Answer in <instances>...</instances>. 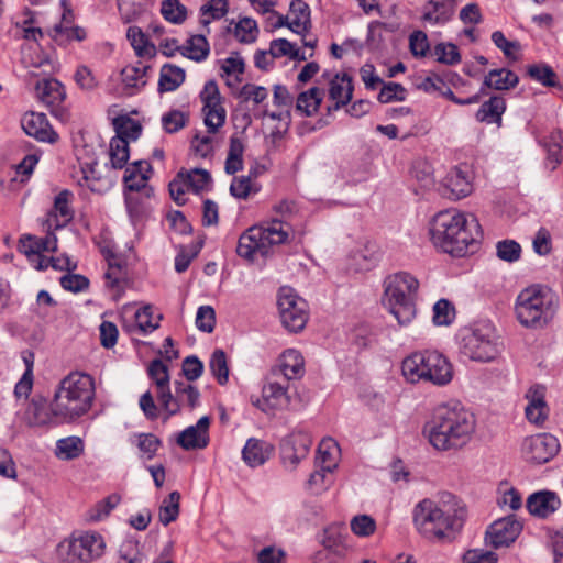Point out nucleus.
Segmentation results:
<instances>
[{
  "label": "nucleus",
  "mask_w": 563,
  "mask_h": 563,
  "mask_svg": "<svg viewBox=\"0 0 563 563\" xmlns=\"http://www.w3.org/2000/svg\"><path fill=\"white\" fill-rule=\"evenodd\" d=\"M476 428L474 415L459 402L438 406L423 427V434L438 451L459 450L472 439Z\"/></svg>",
  "instance_id": "obj_1"
},
{
  "label": "nucleus",
  "mask_w": 563,
  "mask_h": 563,
  "mask_svg": "<svg viewBox=\"0 0 563 563\" xmlns=\"http://www.w3.org/2000/svg\"><path fill=\"white\" fill-rule=\"evenodd\" d=\"M416 529L424 538L442 540L461 530L466 518L465 505L453 494L443 492L419 501L412 512Z\"/></svg>",
  "instance_id": "obj_2"
},
{
  "label": "nucleus",
  "mask_w": 563,
  "mask_h": 563,
  "mask_svg": "<svg viewBox=\"0 0 563 563\" xmlns=\"http://www.w3.org/2000/svg\"><path fill=\"white\" fill-rule=\"evenodd\" d=\"M429 232L435 247L454 256L474 252L482 236L477 219L455 209L438 212L430 222Z\"/></svg>",
  "instance_id": "obj_3"
},
{
  "label": "nucleus",
  "mask_w": 563,
  "mask_h": 563,
  "mask_svg": "<svg viewBox=\"0 0 563 563\" xmlns=\"http://www.w3.org/2000/svg\"><path fill=\"white\" fill-rule=\"evenodd\" d=\"M95 397L92 376L81 372L69 373L59 382L52 399L55 420L62 423L77 421L91 410Z\"/></svg>",
  "instance_id": "obj_4"
},
{
  "label": "nucleus",
  "mask_w": 563,
  "mask_h": 563,
  "mask_svg": "<svg viewBox=\"0 0 563 563\" xmlns=\"http://www.w3.org/2000/svg\"><path fill=\"white\" fill-rule=\"evenodd\" d=\"M558 307L559 299L550 289L531 286L518 295L515 312L521 325L542 329L553 320Z\"/></svg>",
  "instance_id": "obj_5"
},
{
  "label": "nucleus",
  "mask_w": 563,
  "mask_h": 563,
  "mask_svg": "<svg viewBox=\"0 0 563 563\" xmlns=\"http://www.w3.org/2000/svg\"><path fill=\"white\" fill-rule=\"evenodd\" d=\"M384 302L400 325H406L416 316L418 279L409 273L400 272L388 276L384 282Z\"/></svg>",
  "instance_id": "obj_6"
},
{
  "label": "nucleus",
  "mask_w": 563,
  "mask_h": 563,
  "mask_svg": "<svg viewBox=\"0 0 563 563\" xmlns=\"http://www.w3.org/2000/svg\"><path fill=\"white\" fill-rule=\"evenodd\" d=\"M290 231V224L283 219H273L265 225L252 227L240 236L236 252L247 260H253L256 255L265 256L271 246L285 243Z\"/></svg>",
  "instance_id": "obj_7"
},
{
  "label": "nucleus",
  "mask_w": 563,
  "mask_h": 563,
  "mask_svg": "<svg viewBox=\"0 0 563 563\" xmlns=\"http://www.w3.org/2000/svg\"><path fill=\"white\" fill-rule=\"evenodd\" d=\"M461 350L471 360L493 361L498 354L493 327L489 323H478L466 330L462 336Z\"/></svg>",
  "instance_id": "obj_8"
},
{
  "label": "nucleus",
  "mask_w": 563,
  "mask_h": 563,
  "mask_svg": "<svg viewBox=\"0 0 563 563\" xmlns=\"http://www.w3.org/2000/svg\"><path fill=\"white\" fill-rule=\"evenodd\" d=\"M67 563H90L100 559L106 551L103 537L96 531H86L73 536L66 542Z\"/></svg>",
  "instance_id": "obj_9"
},
{
  "label": "nucleus",
  "mask_w": 563,
  "mask_h": 563,
  "mask_svg": "<svg viewBox=\"0 0 563 563\" xmlns=\"http://www.w3.org/2000/svg\"><path fill=\"white\" fill-rule=\"evenodd\" d=\"M278 311L283 325L290 332L301 331L308 321L307 302L291 288H282L278 294Z\"/></svg>",
  "instance_id": "obj_10"
},
{
  "label": "nucleus",
  "mask_w": 563,
  "mask_h": 563,
  "mask_svg": "<svg viewBox=\"0 0 563 563\" xmlns=\"http://www.w3.org/2000/svg\"><path fill=\"white\" fill-rule=\"evenodd\" d=\"M559 451V440L550 433H538L526 437L520 445L521 457L527 463L533 465L548 463Z\"/></svg>",
  "instance_id": "obj_11"
},
{
  "label": "nucleus",
  "mask_w": 563,
  "mask_h": 563,
  "mask_svg": "<svg viewBox=\"0 0 563 563\" xmlns=\"http://www.w3.org/2000/svg\"><path fill=\"white\" fill-rule=\"evenodd\" d=\"M288 388L289 383L269 374L266 384L262 388V398L257 399L254 405L263 412L274 415L276 410L288 407L290 402Z\"/></svg>",
  "instance_id": "obj_12"
},
{
  "label": "nucleus",
  "mask_w": 563,
  "mask_h": 563,
  "mask_svg": "<svg viewBox=\"0 0 563 563\" xmlns=\"http://www.w3.org/2000/svg\"><path fill=\"white\" fill-rule=\"evenodd\" d=\"M522 525L514 517L507 516L494 521L485 534L486 544L498 549L509 547L518 538Z\"/></svg>",
  "instance_id": "obj_13"
},
{
  "label": "nucleus",
  "mask_w": 563,
  "mask_h": 563,
  "mask_svg": "<svg viewBox=\"0 0 563 563\" xmlns=\"http://www.w3.org/2000/svg\"><path fill=\"white\" fill-rule=\"evenodd\" d=\"M312 444V439L305 431H294L287 435L280 444L282 460L285 465L295 468L300 461L307 457Z\"/></svg>",
  "instance_id": "obj_14"
},
{
  "label": "nucleus",
  "mask_w": 563,
  "mask_h": 563,
  "mask_svg": "<svg viewBox=\"0 0 563 563\" xmlns=\"http://www.w3.org/2000/svg\"><path fill=\"white\" fill-rule=\"evenodd\" d=\"M273 377H278L287 383L299 379L305 375V360L297 350H287L279 357L278 364L272 368Z\"/></svg>",
  "instance_id": "obj_15"
},
{
  "label": "nucleus",
  "mask_w": 563,
  "mask_h": 563,
  "mask_svg": "<svg viewBox=\"0 0 563 563\" xmlns=\"http://www.w3.org/2000/svg\"><path fill=\"white\" fill-rule=\"evenodd\" d=\"M453 378V368L449 360L435 351H428L426 382L444 386Z\"/></svg>",
  "instance_id": "obj_16"
},
{
  "label": "nucleus",
  "mask_w": 563,
  "mask_h": 563,
  "mask_svg": "<svg viewBox=\"0 0 563 563\" xmlns=\"http://www.w3.org/2000/svg\"><path fill=\"white\" fill-rule=\"evenodd\" d=\"M209 417H201L195 426L186 428L178 434L177 443L185 450L206 448L209 443Z\"/></svg>",
  "instance_id": "obj_17"
},
{
  "label": "nucleus",
  "mask_w": 563,
  "mask_h": 563,
  "mask_svg": "<svg viewBox=\"0 0 563 563\" xmlns=\"http://www.w3.org/2000/svg\"><path fill=\"white\" fill-rule=\"evenodd\" d=\"M22 128L26 134L42 142L54 143L58 139L44 113H25L22 118Z\"/></svg>",
  "instance_id": "obj_18"
},
{
  "label": "nucleus",
  "mask_w": 563,
  "mask_h": 563,
  "mask_svg": "<svg viewBox=\"0 0 563 563\" xmlns=\"http://www.w3.org/2000/svg\"><path fill=\"white\" fill-rule=\"evenodd\" d=\"M443 187L450 192V198L461 199L472 192L471 173L466 165L452 168L443 179Z\"/></svg>",
  "instance_id": "obj_19"
},
{
  "label": "nucleus",
  "mask_w": 563,
  "mask_h": 563,
  "mask_svg": "<svg viewBox=\"0 0 563 563\" xmlns=\"http://www.w3.org/2000/svg\"><path fill=\"white\" fill-rule=\"evenodd\" d=\"M561 506V500L555 493L541 490L533 493L527 499L528 511L538 518H548Z\"/></svg>",
  "instance_id": "obj_20"
},
{
  "label": "nucleus",
  "mask_w": 563,
  "mask_h": 563,
  "mask_svg": "<svg viewBox=\"0 0 563 563\" xmlns=\"http://www.w3.org/2000/svg\"><path fill=\"white\" fill-rule=\"evenodd\" d=\"M353 89L352 77L345 73L342 75L335 74L330 79L329 97L335 101L334 110H339L351 101Z\"/></svg>",
  "instance_id": "obj_21"
},
{
  "label": "nucleus",
  "mask_w": 563,
  "mask_h": 563,
  "mask_svg": "<svg viewBox=\"0 0 563 563\" xmlns=\"http://www.w3.org/2000/svg\"><path fill=\"white\" fill-rule=\"evenodd\" d=\"M54 419L52 404L47 408L46 399L41 396H36L31 400L23 415V420L30 427L45 426L53 422Z\"/></svg>",
  "instance_id": "obj_22"
},
{
  "label": "nucleus",
  "mask_w": 563,
  "mask_h": 563,
  "mask_svg": "<svg viewBox=\"0 0 563 563\" xmlns=\"http://www.w3.org/2000/svg\"><path fill=\"white\" fill-rule=\"evenodd\" d=\"M273 446L262 440L251 438L246 441L243 450V461L251 467L263 465L272 455Z\"/></svg>",
  "instance_id": "obj_23"
},
{
  "label": "nucleus",
  "mask_w": 563,
  "mask_h": 563,
  "mask_svg": "<svg viewBox=\"0 0 563 563\" xmlns=\"http://www.w3.org/2000/svg\"><path fill=\"white\" fill-rule=\"evenodd\" d=\"M19 249L29 258L38 257L42 252H55L57 249V239L55 235L36 238L34 235H23L19 241Z\"/></svg>",
  "instance_id": "obj_24"
},
{
  "label": "nucleus",
  "mask_w": 563,
  "mask_h": 563,
  "mask_svg": "<svg viewBox=\"0 0 563 563\" xmlns=\"http://www.w3.org/2000/svg\"><path fill=\"white\" fill-rule=\"evenodd\" d=\"M289 29L305 36L311 29L310 8L303 0H292L289 8Z\"/></svg>",
  "instance_id": "obj_25"
},
{
  "label": "nucleus",
  "mask_w": 563,
  "mask_h": 563,
  "mask_svg": "<svg viewBox=\"0 0 563 563\" xmlns=\"http://www.w3.org/2000/svg\"><path fill=\"white\" fill-rule=\"evenodd\" d=\"M518 81L519 78L514 71L505 68L494 69L485 76L479 91L484 96L486 95L487 88L495 90H509L514 88Z\"/></svg>",
  "instance_id": "obj_26"
},
{
  "label": "nucleus",
  "mask_w": 563,
  "mask_h": 563,
  "mask_svg": "<svg viewBox=\"0 0 563 563\" xmlns=\"http://www.w3.org/2000/svg\"><path fill=\"white\" fill-rule=\"evenodd\" d=\"M428 351L415 352L407 356L401 364L404 377L410 383H418L426 379Z\"/></svg>",
  "instance_id": "obj_27"
},
{
  "label": "nucleus",
  "mask_w": 563,
  "mask_h": 563,
  "mask_svg": "<svg viewBox=\"0 0 563 563\" xmlns=\"http://www.w3.org/2000/svg\"><path fill=\"white\" fill-rule=\"evenodd\" d=\"M152 170L150 163L137 161L125 169L123 181L125 188L131 191H140L146 187Z\"/></svg>",
  "instance_id": "obj_28"
},
{
  "label": "nucleus",
  "mask_w": 563,
  "mask_h": 563,
  "mask_svg": "<svg viewBox=\"0 0 563 563\" xmlns=\"http://www.w3.org/2000/svg\"><path fill=\"white\" fill-rule=\"evenodd\" d=\"M36 93L48 107L58 106L65 99V89L56 79H43L36 84Z\"/></svg>",
  "instance_id": "obj_29"
},
{
  "label": "nucleus",
  "mask_w": 563,
  "mask_h": 563,
  "mask_svg": "<svg viewBox=\"0 0 563 563\" xmlns=\"http://www.w3.org/2000/svg\"><path fill=\"white\" fill-rule=\"evenodd\" d=\"M506 110L505 99L500 96H493L485 101L476 112L479 122L500 123L501 115Z\"/></svg>",
  "instance_id": "obj_30"
},
{
  "label": "nucleus",
  "mask_w": 563,
  "mask_h": 563,
  "mask_svg": "<svg viewBox=\"0 0 563 563\" xmlns=\"http://www.w3.org/2000/svg\"><path fill=\"white\" fill-rule=\"evenodd\" d=\"M323 97V89L312 87L309 90L299 93L296 101V110L306 117H311L318 111Z\"/></svg>",
  "instance_id": "obj_31"
},
{
  "label": "nucleus",
  "mask_w": 563,
  "mask_h": 563,
  "mask_svg": "<svg viewBox=\"0 0 563 563\" xmlns=\"http://www.w3.org/2000/svg\"><path fill=\"white\" fill-rule=\"evenodd\" d=\"M453 14V7L444 1H428L423 7L422 20L431 24H444Z\"/></svg>",
  "instance_id": "obj_32"
},
{
  "label": "nucleus",
  "mask_w": 563,
  "mask_h": 563,
  "mask_svg": "<svg viewBox=\"0 0 563 563\" xmlns=\"http://www.w3.org/2000/svg\"><path fill=\"white\" fill-rule=\"evenodd\" d=\"M183 56L195 62L205 60L209 53V43L205 35L198 34L190 36L184 45L179 48Z\"/></svg>",
  "instance_id": "obj_33"
},
{
  "label": "nucleus",
  "mask_w": 563,
  "mask_h": 563,
  "mask_svg": "<svg viewBox=\"0 0 563 563\" xmlns=\"http://www.w3.org/2000/svg\"><path fill=\"white\" fill-rule=\"evenodd\" d=\"M185 80V70L175 65L166 64L162 67L158 81L159 92L176 90Z\"/></svg>",
  "instance_id": "obj_34"
},
{
  "label": "nucleus",
  "mask_w": 563,
  "mask_h": 563,
  "mask_svg": "<svg viewBox=\"0 0 563 563\" xmlns=\"http://www.w3.org/2000/svg\"><path fill=\"white\" fill-rule=\"evenodd\" d=\"M84 441L79 437H67L56 442L55 454L59 460H75L84 453Z\"/></svg>",
  "instance_id": "obj_35"
},
{
  "label": "nucleus",
  "mask_w": 563,
  "mask_h": 563,
  "mask_svg": "<svg viewBox=\"0 0 563 563\" xmlns=\"http://www.w3.org/2000/svg\"><path fill=\"white\" fill-rule=\"evenodd\" d=\"M174 391L177 394L179 410L181 407H188L190 410L199 405L200 391L196 386L183 380L174 382Z\"/></svg>",
  "instance_id": "obj_36"
},
{
  "label": "nucleus",
  "mask_w": 563,
  "mask_h": 563,
  "mask_svg": "<svg viewBox=\"0 0 563 563\" xmlns=\"http://www.w3.org/2000/svg\"><path fill=\"white\" fill-rule=\"evenodd\" d=\"M86 31L80 26L64 25V23H57L51 31V36L58 45H67L70 41H84L86 38Z\"/></svg>",
  "instance_id": "obj_37"
},
{
  "label": "nucleus",
  "mask_w": 563,
  "mask_h": 563,
  "mask_svg": "<svg viewBox=\"0 0 563 563\" xmlns=\"http://www.w3.org/2000/svg\"><path fill=\"white\" fill-rule=\"evenodd\" d=\"M243 152L244 145L242 140L235 135H232L230 137V146L224 167L228 174L233 175L243 168Z\"/></svg>",
  "instance_id": "obj_38"
},
{
  "label": "nucleus",
  "mask_w": 563,
  "mask_h": 563,
  "mask_svg": "<svg viewBox=\"0 0 563 563\" xmlns=\"http://www.w3.org/2000/svg\"><path fill=\"white\" fill-rule=\"evenodd\" d=\"M73 194L65 189L62 190L54 200V210L51 212V216L56 218H60L62 222L56 224V228H62L66 225L74 217V211L70 208V199Z\"/></svg>",
  "instance_id": "obj_39"
},
{
  "label": "nucleus",
  "mask_w": 563,
  "mask_h": 563,
  "mask_svg": "<svg viewBox=\"0 0 563 563\" xmlns=\"http://www.w3.org/2000/svg\"><path fill=\"white\" fill-rule=\"evenodd\" d=\"M179 501L180 494L178 492H172L159 506L158 520L162 525L168 526L175 521L179 515Z\"/></svg>",
  "instance_id": "obj_40"
},
{
  "label": "nucleus",
  "mask_w": 563,
  "mask_h": 563,
  "mask_svg": "<svg viewBox=\"0 0 563 563\" xmlns=\"http://www.w3.org/2000/svg\"><path fill=\"white\" fill-rule=\"evenodd\" d=\"M229 10L228 0H210L200 8V23L208 26L212 20L223 18Z\"/></svg>",
  "instance_id": "obj_41"
},
{
  "label": "nucleus",
  "mask_w": 563,
  "mask_h": 563,
  "mask_svg": "<svg viewBox=\"0 0 563 563\" xmlns=\"http://www.w3.org/2000/svg\"><path fill=\"white\" fill-rule=\"evenodd\" d=\"M202 112L205 114V124L208 129L209 133H216L220 128H222L225 123L227 111L223 104H213L202 107Z\"/></svg>",
  "instance_id": "obj_42"
},
{
  "label": "nucleus",
  "mask_w": 563,
  "mask_h": 563,
  "mask_svg": "<svg viewBox=\"0 0 563 563\" xmlns=\"http://www.w3.org/2000/svg\"><path fill=\"white\" fill-rule=\"evenodd\" d=\"M110 159L113 168H123L129 159V142L125 137L114 136L110 141Z\"/></svg>",
  "instance_id": "obj_43"
},
{
  "label": "nucleus",
  "mask_w": 563,
  "mask_h": 563,
  "mask_svg": "<svg viewBox=\"0 0 563 563\" xmlns=\"http://www.w3.org/2000/svg\"><path fill=\"white\" fill-rule=\"evenodd\" d=\"M336 467V464L331 461L329 464L321 465L320 470L313 472L307 482L308 488L316 494H319L328 488L330 485L329 475Z\"/></svg>",
  "instance_id": "obj_44"
},
{
  "label": "nucleus",
  "mask_w": 563,
  "mask_h": 563,
  "mask_svg": "<svg viewBox=\"0 0 563 563\" xmlns=\"http://www.w3.org/2000/svg\"><path fill=\"white\" fill-rule=\"evenodd\" d=\"M209 367L220 385L227 384L229 379V367L227 355L222 350H216L210 357Z\"/></svg>",
  "instance_id": "obj_45"
},
{
  "label": "nucleus",
  "mask_w": 563,
  "mask_h": 563,
  "mask_svg": "<svg viewBox=\"0 0 563 563\" xmlns=\"http://www.w3.org/2000/svg\"><path fill=\"white\" fill-rule=\"evenodd\" d=\"M113 125L117 132L115 136L125 137L128 142L129 140H136L142 130L140 123L126 115L115 118Z\"/></svg>",
  "instance_id": "obj_46"
},
{
  "label": "nucleus",
  "mask_w": 563,
  "mask_h": 563,
  "mask_svg": "<svg viewBox=\"0 0 563 563\" xmlns=\"http://www.w3.org/2000/svg\"><path fill=\"white\" fill-rule=\"evenodd\" d=\"M148 0H118V10L125 22H131L144 13Z\"/></svg>",
  "instance_id": "obj_47"
},
{
  "label": "nucleus",
  "mask_w": 563,
  "mask_h": 563,
  "mask_svg": "<svg viewBox=\"0 0 563 563\" xmlns=\"http://www.w3.org/2000/svg\"><path fill=\"white\" fill-rule=\"evenodd\" d=\"M162 15L174 24L183 23L187 18V9L179 0H165L162 2Z\"/></svg>",
  "instance_id": "obj_48"
},
{
  "label": "nucleus",
  "mask_w": 563,
  "mask_h": 563,
  "mask_svg": "<svg viewBox=\"0 0 563 563\" xmlns=\"http://www.w3.org/2000/svg\"><path fill=\"white\" fill-rule=\"evenodd\" d=\"M257 34V23L251 18H243L235 25L234 35L241 43L250 44L255 42Z\"/></svg>",
  "instance_id": "obj_49"
},
{
  "label": "nucleus",
  "mask_w": 563,
  "mask_h": 563,
  "mask_svg": "<svg viewBox=\"0 0 563 563\" xmlns=\"http://www.w3.org/2000/svg\"><path fill=\"white\" fill-rule=\"evenodd\" d=\"M437 60L445 65H456L461 62L459 48L453 43H439L433 47Z\"/></svg>",
  "instance_id": "obj_50"
},
{
  "label": "nucleus",
  "mask_w": 563,
  "mask_h": 563,
  "mask_svg": "<svg viewBox=\"0 0 563 563\" xmlns=\"http://www.w3.org/2000/svg\"><path fill=\"white\" fill-rule=\"evenodd\" d=\"M178 178H184L189 188L195 192L203 190L211 181L210 174L207 170L200 168H195L187 173L179 172Z\"/></svg>",
  "instance_id": "obj_51"
},
{
  "label": "nucleus",
  "mask_w": 563,
  "mask_h": 563,
  "mask_svg": "<svg viewBox=\"0 0 563 563\" xmlns=\"http://www.w3.org/2000/svg\"><path fill=\"white\" fill-rule=\"evenodd\" d=\"M132 47L139 56H152L155 47L150 45L145 34L137 27H129L126 34Z\"/></svg>",
  "instance_id": "obj_52"
},
{
  "label": "nucleus",
  "mask_w": 563,
  "mask_h": 563,
  "mask_svg": "<svg viewBox=\"0 0 563 563\" xmlns=\"http://www.w3.org/2000/svg\"><path fill=\"white\" fill-rule=\"evenodd\" d=\"M455 318V308L446 299L438 300L433 306V322L437 325H449Z\"/></svg>",
  "instance_id": "obj_53"
},
{
  "label": "nucleus",
  "mask_w": 563,
  "mask_h": 563,
  "mask_svg": "<svg viewBox=\"0 0 563 563\" xmlns=\"http://www.w3.org/2000/svg\"><path fill=\"white\" fill-rule=\"evenodd\" d=\"M161 444V440L153 433H140L136 437V446L146 460H152L155 456Z\"/></svg>",
  "instance_id": "obj_54"
},
{
  "label": "nucleus",
  "mask_w": 563,
  "mask_h": 563,
  "mask_svg": "<svg viewBox=\"0 0 563 563\" xmlns=\"http://www.w3.org/2000/svg\"><path fill=\"white\" fill-rule=\"evenodd\" d=\"M527 73L532 79L541 82L542 85H544L547 87H554L556 85V82H555L556 75L549 65H545V64L530 65L527 68Z\"/></svg>",
  "instance_id": "obj_55"
},
{
  "label": "nucleus",
  "mask_w": 563,
  "mask_h": 563,
  "mask_svg": "<svg viewBox=\"0 0 563 563\" xmlns=\"http://www.w3.org/2000/svg\"><path fill=\"white\" fill-rule=\"evenodd\" d=\"M238 97L243 102L252 101L254 104H261L267 99L268 91L263 86L245 84L240 89Z\"/></svg>",
  "instance_id": "obj_56"
},
{
  "label": "nucleus",
  "mask_w": 563,
  "mask_h": 563,
  "mask_svg": "<svg viewBox=\"0 0 563 563\" xmlns=\"http://www.w3.org/2000/svg\"><path fill=\"white\" fill-rule=\"evenodd\" d=\"M157 399L163 407V409L167 412V418L179 412V402L177 399V394H172L169 389V384L164 387L156 388Z\"/></svg>",
  "instance_id": "obj_57"
},
{
  "label": "nucleus",
  "mask_w": 563,
  "mask_h": 563,
  "mask_svg": "<svg viewBox=\"0 0 563 563\" xmlns=\"http://www.w3.org/2000/svg\"><path fill=\"white\" fill-rule=\"evenodd\" d=\"M188 122V115L179 110H172L162 117V125L166 133H176Z\"/></svg>",
  "instance_id": "obj_58"
},
{
  "label": "nucleus",
  "mask_w": 563,
  "mask_h": 563,
  "mask_svg": "<svg viewBox=\"0 0 563 563\" xmlns=\"http://www.w3.org/2000/svg\"><path fill=\"white\" fill-rule=\"evenodd\" d=\"M496 251L501 261L512 263L520 258L521 246L514 240H504L497 243Z\"/></svg>",
  "instance_id": "obj_59"
},
{
  "label": "nucleus",
  "mask_w": 563,
  "mask_h": 563,
  "mask_svg": "<svg viewBox=\"0 0 563 563\" xmlns=\"http://www.w3.org/2000/svg\"><path fill=\"white\" fill-rule=\"evenodd\" d=\"M148 69V66L139 63V66H126L122 70L123 81L129 87H137L145 85V74Z\"/></svg>",
  "instance_id": "obj_60"
},
{
  "label": "nucleus",
  "mask_w": 563,
  "mask_h": 563,
  "mask_svg": "<svg viewBox=\"0 0 563 563\" xmlns=\"http://www.w3.org/2000/svg\"><path fill=\"white\" fill-rule=\"evenodd\" d=\"M406 99V89L398 82L385 84L379 93L378 101L382 103H389L393 101H404Z\"/></svg>",
  "instance_id": "obj_61"
},
{
  "label": "nucleus",
  "mask_w": 563,
  "mask_h": 563,
  "mask_svg": "<svg viewBox=\"0 0 563 563\" xmlns=\"http://www.w3.org/2000/svg\"><path fill=\"white\" fill-rule=\"evenodd\" d=\"M375 529L376 522L368 515H358L351 520V530L358 537H368Z\"/></svg>",
  "instance_id": "obj_62"
},
{
  "label": "nucleus",
  "mask_w": 563,
  "mask_h": 563,
  "mask_svg": "<svg viewBox=\"0 0 563 563\" xmlns=\"http://www.w3.org/2000/svg\"><path fill=\"white\" fill-rule=\"evenodd\" d=\"M196 325L200 331L211 333L216 325V312L211 306H201L196 316Z\"/></svg>",
  "instance_id": "obj_63"
},
{
  "label": "nucleus",
  "mask_w": 563,
  "mask_h": 563,
  "mask_svg": "<svg viewBox=\"0 0 563 563\" xmlns=\"http://www.w3.org/2000/svg\"><path fill=\"white\" fill-rule=\"evenodd\" d=\"M497 554L484 549H472L464 553L463 563H496Z\"/></svg>",
  "instance_id": "obj_64"
}]
</instances>
